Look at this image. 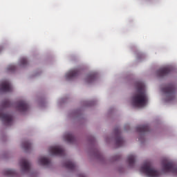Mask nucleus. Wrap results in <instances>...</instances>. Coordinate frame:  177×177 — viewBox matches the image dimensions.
Segmentation results:
<instances>
[{
  "label": "nucleus",
  "mask_w": 177,
  "mask_h": 177,
  "mask_svg": "<svg viewBox=\"0 0 177 177\" xmlns=\"http://www.w3.org/2000/svg\"><path fill=\"white\" fill-rule=\"evenodd\" d=\"M131 104L134 107H145L147 104V95L142 84H139L138 88L131 98Z\"/></svg>",
  "instance_id": "1"
},
{
  "label": "nucleus",
  "mask_w": 177,
  "mask_h": 177,
  "mask_svg": "<svg viewBox=\"0 0 177 177\" xmlns=\"http://www.w3.org/2000/svg\"><path fill=\"white\" fill-rule=\"evenodd\" d=\"M140 174L145 175L147 177H158L160 171H157L154 167H151L150 163H146L140 169Z\"/></svg>",
  "instance_id": "2"
},
{
  "label": "nucleus",
  "mask_w": 177,
  "mask_h": 177,
  "mask_svg": "<svg viewBox=\"0 0 177 177\" xmlns=\"http://www.w3.org/2000/svg\"><path fill=\"white\" fill-rule=\"evenodd\" d=\"M163 171L165 172H170L171 174H174L176 175L177 174V168L172 163L167 162L163 165Z\"/></svg>",
  "instance_id": "3"
},
{
  "label": "nucleus",
  "mask_w": 177,
  "mask_h": 177,
  "mask_svg": "<svg viewBox=\"0 0 177 177\" xmlns=\"http://www.w3.org/2000/svg\"><path fill=\"white\" fill-rule=\"evenodd\" d=\"M49 152L53 156H59L63 152V149L61 147L54 146L49 148Z\"/></svg>",
  "instance_id": "4"
},
{
  "label": "nucleus",
  "mask_w": 177,
  "mask_h": 177,
  "mask_svg": "<svg viewBox=\"0 0 177 177\" xmlns=\"http://www.w3.org/2000/svg\"><path fill=\"white\" fill-rule=\"evenodd\" d=\"M12 89V86H10V83L8 81H3L1 82L0 85V91L2 92H9Z\"/></svg>",
  "instance_id": "5"
},
{
  "label": "nucleus",
  "mask_w": 177,
  "mask_h": 177,
  "mask_svg": "<svg viewBox=\"0 0 177 177\" xmlns=\"http://www.w3.org/2000/svg\"><path fill=\"white\" fill-rule=\"evenodd\" d=\"M77 73H78V71L77 70L70 71L66 74L65 78H66L67 80H71V78L77 75Z\"/></svg>",
  "instance_id": "6"
},
{
  "label": "nucleus",
  "mask_w": 177,
  "mask_h": 177,
  "mask_svg": "<svg viewBox=\"0 0 177 177\" xmlns=\"http://www.w3.org/2000/svg\"><path fill=\"white\" fill-rule=\"evenodd\" d=\"M21 167L23 171H28V169H30V163H28V161L23 160L21 162Z\"/></svg>",
  "instance_id": "7"
},
{
  "label": "nucleus",
  "mask_w": 177,
  "mask_h": 177,
  "mask_svg": "<svg viewBox=\"0 0 177 177\" xmlns=\"http://www.w3.org/2000/svg\"><path fill=\"white\" fill-rule=\"evenodd\" d=\"M37 162L39 165H48L49 164V160L45 157L39 158Z\"/></svg>",
  "instance_id": "8"
},
{
  "label": "nucleus",
  "mask_w": 177,
  "mask_h": 177,
  "mask_svg": "<svg viewBox=\"0 0 177 177\" xmlns=\"http://www.w3.org/2000/svg\"><path fill=\"white\" fill-rule=\"evenodd\" d=\"M0 118H1V120L6 122H10L12 121V116L9 115H3L0 113Z\"/></svg>",
  "instance_id": "9"
},
{
  "label": "nucleus",
  "mask_w": 177,
  "mask_h": 177,
  "mask_svg": "<svg viewBox=\"0 0 177 177\" xmlns=\"http://www.w3.org/2000/svg\"><path fill=\"white\" fill-rule=\"evenodd\" d=\"M163 92L166 93L168 99H171V97H172V89L171 88H166L163 89Z\"/></svg>",
  "instance_id": "10"
},
{
  "label": "nucleus",
  "mask_w": 177,
  "mask_h": 177,
  "mask_svg": "<svg viewBox=\"0 0 177 177\" xmlns=\"http://www.w3.org/2000/svg\"><path fill=\"white\" fill-rule=\"evenodd\" d=\"M128 162L131 165V164H133V162H135V156L133 155H130L128 157Z\"/></svg>",
  "instance_id": "11"
},
{
  "label": "nucleus",
  "mask_w": 177,
  "mask_h": 177,
  "mask_svg": "<svg viewBox=\"0 0 177 177\" xmlns=\"http://www.w3.org/2000/svg\"><path fill=\"white\" fill-rule=\"evenodd\" d=\"M169 72V68H163L162 70H160V74L161 75H164V74H167V73Z\"/></svg>",
  "instance_id": "12"
},
{
  "label": "nucleus",
  "mask_w": 177,
  "mask_h": 177,
  "mask_svg": "<svg viewBox=\"0 0 177 177\" xmlns=\"http://www.w3.org/2000/svg\"><path fill=\"white\" fill-rule=\"evenodd\" d=\"M19 110L24 111V110H26V109H27V104H26L25 103H21L19 105Z\"/></svg>",
  "instance_id": "13"
},
{
  "label": "nucleus",
  "mask_w": 177,
  "mask_h": 177,
  "mask_svg": "<svg viewBox=\"0 0 177 177\" xmlns=\"http://www.w3.org/2000/svg\"><path fill=\"white\" fill-rule=\"evenodd\" d=\"M65 140H67L68 142H71V139H73V136L71 134H66L64 136Z\"/></svg>",
  "instance_id": "14"
},
{
  "label": "nucleus",
  "mask_w": 177,
  "mask_h": 177,
  "mask_svg": "<svg viewBox=\"0 0 177 177\" xmlns=\"http://www.w3.org/2000/svg\"><path fill=\"white\" fill-rule=\"evenodd\" d=\"M6 174L8 176H13L15 175V171L12 169H8L6 171Z\"/></svg>",
  "instance_id": "15"
},
{
  "label": "nucleus",
  "mask_w": 177,
  "mask_h": 177,
  "mask_svg": "<svg viewBox=\"0 0 177 177\" xmlns=\"http://www.w3.org/2000/svg\"><path fill=\"white\" fill-rule=\"evenodd\" d=\"M15 65L12 64V65H10V66L7 68V70H8V71H13V70H15Z\"/></svg>",
  "instance_id": "16"
},
{
  "label": "nucleus",
  "mask_w": 177,
  "mask_h": 177,
  "mask_svg": "<svg viewBox=\"0 0 177 177\" xmlns=\"http://www.w3.org/2000/svg\"><path fill=\"white\" fill-rule=\"evenodd\" d=\"M73 167H74V165L73 164V162H69V163L67 165V167H68V168H73Z\"/></svg>",
  "instance_id": "17"
},
{
  "label": "nucleus",
  "mask_w": 177,
  "mask_h": 177,
  "mask_svg": "<svg viewBox=\"0 0 177 177\" xmlns=\"http://www.w3.org/2000/svg\"><path fill=\"white\" fill-rule=\"evenodd\" d=\"M21 64H26V59L24 58L21 60Z\"/></svg>",
  "instance_id": "18"
},
{
  "label": "nucleus",
  "mask_w": 177,
  "mask_h": 177,
  "mask_svg": "<svg viewBox=\"0 0 177 177\" xmlns=\"http://www.w3.org/2000/svg\"><path fill=\"white\" fill-rule=\"evenodd\" d=\"M24 148L25 149H30V144H28V143L26 144Z\"/></svg>",
  "instance_id": "19"
},
{
  "label": "nucleus",
  "mask_w": 177,
  "mask_h": 177,
  "mask_svg": "<svg viewBox=\"0 0 177 177\" xmlns=\"http://www.w3.org/2000/svg\"><path fill=\"white\" fill-rule=\"evenodd\" d=\"M95 78V76L91 75L88 77V80H93Z\"/></svg>",
  "instance_id": "20"
}]
</instances>
